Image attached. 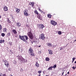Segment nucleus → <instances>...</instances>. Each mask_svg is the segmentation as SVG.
I'll list each match as a JSON object with an SVG mask.
<instances>
[{"mask_svg":"<svg viewBox=\"0 0 76 76\" xmlns=\"http://www.w3.org/2000/svg\"><path fill=\"white\" fill-rule=\"evenodd\" d=\"M27 35L31 39H34V36L33 35V34L32 33V30L31 29H30V31L28 32Z\"/></svg>","mask_w":76,"mask_h":76,"instance_id":"1","label":"nucleus"},{"mask_svg":"<svg viewBox=\"0 0 76 76\" xmlns=\"http://www.w3.org/2000/svg\"><path fill=\"white\" fill-rule=\"evenodd\" d=\"M3 62H4L5 65L7 67V68H8V67H9V62H7V61L6 60H3Z\"/></svg>","mask_w":76,"mask_h":76,"instance_id":"2","label":"nucleus"},{"mask_svg":"<svg viewBox=\"0 0 76 76\" xmlns=\"http://www.w3.org/2000/svg\"><path fill=\"white\" fill-rule=\"evenodd\" d=\"M39 29H42V30L43 29V28H45L44 25L43 24H39Z\"/></svg>","mask_w":76,"mask_h":76,"instance_id":"3","label":"nucleus"},{"mask_svg":"<svg viewBox=\"0 0 76 76\" xmlns=\"http://www.w3.org/2000/svg\"><path fill=\"white\" fill-rule=\"evenodd\" d=\"M19 38H20V39H21V40H22L24 42L25 41V39L24 36H21V35H19Z\"/></svg>","mask_w":76,"mask_h":76,"instance_id":"4","label":"nucleus"},{"mask_svg":"<svg viewBox=\"0 0 76 76\" xmlns=\"http://www.w3.org/2000/svg\"><path fill=\"white\" fill-rule=\"evenodd\" d=\"M24 14L25 16H28V10H25L24 11Z\"/></svg>","mask_w":76,"mask_h":76,"instance_id":"5","label":"nucleus"},{"mask_svg":"<svg viewBox=\"0 0 76 76\" xmlns=\"http://www.w3.org/2000/svg\"><path fill=\"white\" fill-rule=\"evenodd\" d=\"M50 23L52 25H53V26H56V25H57V22L54 21L53 20H52L51 21Z\"/></svg>","mask_w":76,"mask_h":76,"instance_id":"6","label":"nucleus"},{"mask_svg":"<svg viewBox=\"0 0 76 76\" xmlns=\"http://www.w3.org/2000/svg\"><path fill=\"white\" fill-rule=\"evenodd\" d=\"M28 52L29 53H33V50L32 48H30L28 50Z\"/></svg>","mask_w":76,"mask_h":76,"instance_id":"7","label":"nucleus"},{"mask_svg":"<svg viewBox=\"0 0 76 76\" xmlns=\"http://www.w3.org/2000/svg\"><path fill=\"white\" fill-rule=\"evenodd\" d=\"M41 38L42 39H44V38H45V37H44V34L43 33H42L41 34Z\"/></svg>","mask_w":76,"mask_h":76,"instance_id":"8","label":"nucleus"},{"mask_svg":"<svg viewBox=\"0 0 76 76\" xmlns=\"http://www.w3.org/2000/svg\"><path fill=\"white\" fill-rule=\"evenodd\" d=\"M37 15V18L40 20H41L42 19L41 17V15H40V14L39 13Z\"/></svg>","mask_w":76,"mask_h":76,"instance_id":"9","label":"nucleus"},{"mask_svg":"<svg viewBox=\"0 0 76 76\" xmlns=\"http://www.w3.org/2000/svg\"><path fill=\"white\" fill-rule=\"evenodd\" d=\"M20 60L21 61V63H25V59H24V58H21Z\"/></svg>","mask_w":76,"mask_h":76,"instance_id":"10","label":"nucleus"},{"mask_svg":"<svg viewBox=\"0 0 76 76\" xmlns=\"http://www.w3.org/2000/svg\"><path fill=\"white\" fill-rule=\"evenodd\" d=\"M12 31L13 33L14 34H17L18 33L17 31H16L15 29H13Z\"/></svg>","mask_w":76,"mask_h":76,"instance_id":"11","label":"nucleus"},{"mask_svg":"<svg viewBox=\"0 0 76 76\" xmlns=\"http://www.w3.org/2000/svg\"><path fill=\"white\" fill-rule=\"evenodd\" d=\"M4 11H5V12L6 11H7V10H8V9H7V7L6 6H5L4 8Z\"/></svg>","mask_w":76,"mask_h":76,"instance_id":"12","label":"nucleus"},{"mask_svg":"<svg viewBox=\"0 0 76 76\" xmlns=\"http://www.w3.org/2000/svg\"><path fill=\"white\" fill-rule=\"evenodd\" d=\"M16 25L17 26H18V27H20V26L21 25V24L20 23L18 22L16 23Z\"/></svg>","mask_w":76,"mask_h":76,"instance_id":"13","label":"nucleus"},{"mask_svg":"<svg viewBox=\"0 0 76 76\" xmlns=\"http://www.w3.org/2000/svg\"><path fill=\"white\" fill-rule=\"evenodd\" d=\"M3 31L4 32H7V28H3Z\"/></svg>","mask_w":76,"mask_h":76,"instance_id":"14","label":"nucleus"},{"mask_svg":"<svg viewBox=\"0 0 76 76\" xmlns=\"http://www.w3.org/2000/svg\"><path fill=\"white\" fill-rule=\"evenodd\" d=\"M49 54H53V51L51 50H48Z\"/></svg>","mask_w":76,"mask_h":76,"instance_id":"15","label":"nucleus"},{"mask_svg":"<svg viewBox=\"0 0 76 76\" xmlns=\"http://www.w3.org/2000/svg\"><path fill=\"white\" fill-rule=\"evenodd\" d=\"M16 12H17V13H19V12H20V10H19L18 8H16Z\"/></svg>","mask_w":76,"mask_h":76,"instance_id":"16","label":"nucleus"},{"mask_svg":"<svg viewBox=\"0 0 76 76\" xmlns=\"http://www.w3.org/2000/svg\"><path fill=\"white\" fill-rule=\"evenodd\" d=\"M35 66L37 67H39V64L38 63V62H37L36 64H35Z\"/></svg>","mask_w":76,"mask_h":76,"instance_id":"17","label":"nucleus"},{"mask_svg":"<svg viewBox=\"0 0 76 76\" xmlns=\"http://www.w3.org/2000/svg\"><path fill=\"white\" fill-rule=\"evenodd\" d=\"M45 60L47 61H50V58L47 57L45 58Z\"/></svg>","mask_w":76,"mask_h":76,"instance_id":"18","label":"nucleus"},{"mask_svg":"<svg viewBox=\"0 0 76 76\" xmlns=\"http://www.w3.org/2000/svg\"><path fill=\"white\" fill-rule=\"evenodd\" d=\"M52 68H53V67L52 66H51L50 67H49V68H48V70H52Z\"/></svg>","mask_w":76,"mask_h":76,"instance_id":"19","label":"nucleus"},{"mask_svg":"<svg viewBox=\"0 0 76 76\" xmlns=\"http://www.w3.org/2000/svg\"><path fill=\"white\" fill-rule=\"evenodd\" d=\"M48 47H51L52 46V44L51 43H48Z\"/></svg>","mask_w":76,"mask_h":76,"instance_id":"20","label":"nucleus"},{"mask_svg":"<svg viewBox=\"0 0 76 76\" xmlns=\"http://www.w3.org/2000/svg\"><path fill=\"white\" fill-rule=\"evenodd\" d=\"M48 17L49 18H51V15L48 14Z\"/></svg>","mask_w":76,"mask_h":76,"instance_id":"21","label":"nucleus"},{"mask_svg":"<svg viewBox=\"0 0 76 76\" xmlns=\"http://www.w3.org/2000/svg\"><path fill=\"white\" fill-rule=\"evenodd\" d=\"M30 5L31 6L33 7V6H34V3L33 2H30Z\"/></svg>","mask_w":76,"mask_h":76,"instance_id":"22","label":"nucleus"},{"mask_svg":"<svg viewBox=\"0 0 76 76\" xmlns=\"http://www.w3.org/2000/svg\"><path fill=\"white\" fill-rule=\"evenodd\" d=\"M30 54H31V56H35V54L34 53L32 52V53H30Z\"/></svg>","mask_w":76,"mask_h":76,"instance_id":"23","label":"nucleus"},{"mask_svg":"<svg viewBox=\"0 0 76 76\" xmlns=\"http://www.w3.org/2000/svg\"><path fill=\"white\" fill-rule=\"evenodd\" d=\"M34 13H35V14H37V15H38L39 13H38V11H37V10H35L34 12Z\"/></svg>","mask_w":76,"mask_h":76,"instance_id":"24","label":"nucleus"},{"mask_svg":"<svg viewBox=\"0 0 76 76\" xmlns=\"http://www.w3.org/2000/svg\"><path fill=\"white\" fill-rule=\"evenodd\" d=\"M52 67V68H54V69H55L56 67H57V66H56V64L54 65Z\"/></svg>","mask_w":76,"mask_h":76,"instance_id":"25","label":"nucleus"},{"mask_svg":"<svg viewBox=\"0 0 76 76\" xmlns=\"http://www.w3.org/2000/svg\"><path fill=\"white\" fill-rule=\"evenodd\" d=\"M58 34L59 35H61V32L60 31H59L58 32Z\"/></svg>","mask_w":76,"mask_h":76,"instance_id":"26","label":"nucleus"},{"mask_svg":"<svg viewBox=\"0 0 76 76\" xmlns=\"http://www.w3.org/2000/svg\"><path fill=\"white\" fill-rule=\"evenodd\" d=\"M7 35L8 37H9V36H10V32H8V34H7Z\"/></svg>","mask_w":76,"mask_h":76,"instance_id":"27","label":"nucleus"},{"mask_svg":"<svg viewBox=\"0 0 76 76\" xmlns=\"http://www.w3.org/2000/svg\"><path fill=\"white\" fill-rule=\"evenodd\" d=\"M38 10L39 11H40V12H41V13H42V12H43V11H42V10H41V9H40L39 8H38Z\"/></svg>","mask_w":76,"mask_h":76,"instance_id":"28","label":"nucleus"},{"mask_svg":"<svg viewBox=\"0 0 76 76\" xmlns=\"http://www.w3.org/2000/svg\"><path fill=\"white\" fill-rule=\"evenodd\" d=\"M24 37L26 39V40H28V37H27V36H25Z\"/></svg>","mask_w":76,"mask_h":76,"instance_id":"29","label":"nucleus"},{"mask_svg":"<svg viewBox=\"0 0 76 76\" xmlns=\"http://www.w3.org/2000/svg\"><path fill=\"white\" fill-rule=\"evenodd\" d=\"M42 72V71H38V73H39V74H40V73H41Z\"/></svg>","mask_w":76,"mask_h":76,"instance_id":"30","label":"nucleus"},{"mask_svg":"<svg viewBox=\"0 0 76 76\" xmlns=\"http://www.w3.org/2000/svg\"><path fill=\"white\" fill-rule=\"evenodd\" d=\"M1 35L2 36V37H4L5 35V34L4 33H2Z\"/></svg>","mask_w":76,"mask_h":76,"instance_id":"31","label":"nucleus"},{"mask_svg":"<svg viewBox=\"0 0 76 76\" xmlns=\"http://www.w3.org/2000/svg\"><path fill=\"white\" fill-rule=\"evenodd\" d=\"M2 29V26H1V25L0 24V30H1Z\"/></svg>","mask_w":76,"mask_h":76,"instance_id":"32","label":"nucleus"},{"mask_svg":"<svg viewBox=\"0 0 76 76\" xmlns=\"http://www.w3.org/2000/svg\"><path fill=\"white\" fill-rule=\"evenodd\" d=\"M9 45H12V43H11V42H9Z\"/></svg>","mask_w":76,"mask_h":76,"instance_id":"33","label":"nucleus"},{"mask_svg":"<svg viewBox=\"0 0 76 76\" xmlns=\"http://www.w3.org/2000/svg\"><path fill=\"white\" fill-rule=\"evenodd\" d=\"M75 59H76V58H72V60L74 61L75 60Z\"/></svg>","mask_w":76,"mask_h":76,"instance_id":"34","label":"nucleus"},{"mask_svg":"<svg viewBox=\"0 0 76 76\" xmlns=\"http://www.w3.org/2000/svg\"><path fill=\"white\" fill-rule=\"evenodd\" d=\"M72 68L74 70H75V67L74 66L72 67Z\"/></svg>","mask_w":76,"mask_h":76,"instance_id":"35","label":"nucleus"},{"mask_svg":"<svg viewBox=\"0 0 76 76\" xmlns=\"http://www.w3.org/2000/svg\"><path fill=\"white\" fill-rule=\"evenodd\" d=\"M0 76H3V75L2 73H1L0 74Z\"/></svg>","mask_w":76,"mask_h":76,"instance_id":"36","label":"nucleus"},{"mask_svg":"<svg viewBox=\"0 0 76 76\" xmlns=\"http://www.w3.org/2000/svg\"><path fill=\"white\" fill-rule=\"evenodd\" d=\"M3 76H6V75L5 74H4L3 75Z\"/></svg>","mask_w":76,"mask_h":76,"instance_id":"37","label":"nucleus"},{"mask_svg":"<svg viewBox=\"0 0 76 76\" xmlns=\"http://www.w3.org/2000/svg\"><path fill=\"white\" fill-rule=\"evenodd\" d=\"M2 42V40H0V43H1Z\"/></svg>","mask_w":76,"mask_h":76,"instance_id":"38","label":"nucleus"},{"mask_svg":"<svg viewBox=\"0 0 76 76\" xmlns=\"http://www.w3.org/2000/svg\"><path fill=\"white\" fill-rule=\"evenodd\" d=\"M34 42H35V43H37V41H34Z\"/></svg>","mask_w":76,"mask_h":76,"instance_id":"39","label":"nucleus"},{"mask_svg":"<svg viewBox=\"0 0 76 76\" xmlns=\"http://www.w3.org/2000/svg\"><path fill=\"white\" fill-rule=\"evenodd\" d=\"M22 71H23V69H20V72L22 71Z\"/></svg>","mask_w":76,"mask_h":76,"instance_id":"40","label":"nucleus"},{"mask_svg":"<svg viewBox=\"0 0 76 76\" xmlns=\"http://www.w3.org/2000/svg\"><path fill=\"white\" fill-rule=\"evenodd\" d=\"M63 74H64V72L62 73V76H63Z\"/></svg>","mask_w":76,"mask_h":76,"instance_id":"41","label":"nucleus"},{"mask_svg":"<svg viewBox=\"0 0 76 76\" xmlns=\"http://www.w3.org/2000/svg\"><path fill=\"white\" fill-rule=\"evenodd\" d=\"M26 26H27V27H28V28H29V26L28 25H27Z\"/></svg>","mask_w":76,"mask_h":76,"instance_id":"42","label":"nucleus"},{"mask_svg":"<svg viewBox=\"0 0 76 76\" xmlns=\"http://www.w3.org/2000/svg\"><path fill=\"white\" fill-rule=\"evenodd\" d=\"M4 42V40H2V42Z\"/></svg>","mask_w":76,"mask_h":76,"instance_id":"43","label":"nucleus"},{"mask_svg":"<svg viewBox=\"0 0 76 76\" xmlns=\"http://www.w3.org/2000/svg\"><path fill=\"white\" fill-rule=\"evenodd\" d=\"M8 22H9V23H10V21L9 20H8Z\"/></svg>","mask_w":76,"mask_h":76,"instance_id":"44","label":"nucleus"},{"mask_svg":"<svg viewBox=\"0 0 76 76\" xmlns=\"http://www.w3.org/2000/svg\"><path fill=\"white\" fill-rule=\"evenodd\" d=\"M72 63H73V62H74V61L73 60H72Z\"/></svg>","mask_w":76,"mask_h":76,"instance_id":"45","label":"nucleus"},{"mask_svg":"<svg viewBox=\"0 0 76 76\" xmlns=\"http://www.w3.org/2000/svg\"><path fill=\"white\" fill-rule=\"evenodd\" d=\"M41 74H39L38 75V76H41Z\"/></svg>","mask_w":76,"mask_h":76,"instance_id":"46","label":"nucleus"},{"mask_svg":"<svg viewBox=\"0 0 76 76\" xmlns=\"http://www.w3.org/2000/svg\"><path fill=\"white\" fill-rule=\"evenodd\" d=\"M67 74H69V72H67Z\"/></svg>","mask_w":76,"mask_h":76,"instance_id":"47","label":"nucleus"},{"mask_svg":"<svg viewBox=\"0 0 76 76\" xmlns=\"http://www.w3.org/2000/svg\"><path fill=\"white\" fill-rule=\"evenodd\" d=\"M41 47V45L39 46V47Z\"/></svg>","mask_w":76,"mask_h":76,"instance_id":"48","label":"nucleus"},{"mask_svg":"<svg viewBox=\"0 0 76 76\" xmlns=\"http://www.w3.org/2000/svg\"><path fill=\"white\" fill-rule=\"evenodd\" d=\"M75 63H76V61L75 62Z\"/></svg>","mask_w":76,"mask_h":76,"instance_id":"49","label":"nucleus"},{"mask_svg":"<svg viewBox=\"0 0 76 76\" xmlns=\"http://www.w3.org/2000/svg\"><path fill=\"white\" fill-rule=\"evenodd\" d=\"M1 18V15H0V19Z\"/></svg>","mask_w":76,"mask_h":76,"instance_id":"50","label":"nucleus"},{"mask_svg":"<svg viewBox=\"0 0 76 76\" xmlns=\"http://www.w3.org/2000/svg\"><path fill=\"white\" fill-rule=\"evenodd\" d=\"M75 41H76V39L75 40Z\"/></svg>","mask_w":76,"mask_h":76,"instance_id":"51","label":"nucleus"},{"mask_svg":"<svg viewBox=\"0 0 76 76\" xmlns=\"http://www.w3.org/2000/svg\"><path fill=\"white\" fill-rule=\"evenodd\" d=\"M60 50H61V49H60Z\"/></svg>","mask_w":76,"mask_h":76,"instance_id":"52","label":"nucleus"},{"mask_svg":"<svg viewBox=\"0 0 76 76\" xmlns=\"http://www.w3.org/2000/svg\"><path fill=\"white\" fill-rule=\"evenodd\" d=\"M43 73H44V72L43 71Z\"/></svg>","mask_w":76,"mask_h":76,"instance_id":"53","label":"nucleus"},{"mask_svg":"<svg viewBox=\"0 0 76 76\" xmlns=\"http://www.w3.org/2000/svg\"><path fill=\"white\" fill-rule=\"evenodd\" d=\"M45 76H48V75H46Z\"/></svg>","mask_w":76,"mask_h":76,"instance_id":"54","label":"nucleus"},{"mask_svg":"<svg viewBox=\"0 0 76 76\" xmlns=\"http://www.w3.org/2000/svg\"><path fill=\"white\" fill-rule=\"evenodd\" d=\"M75 68H76V66H75Z\"/></svg>","mask_w":76,"mask_h":76,"instance_id":"55","label":"nucleus"}]
</instances>
